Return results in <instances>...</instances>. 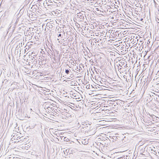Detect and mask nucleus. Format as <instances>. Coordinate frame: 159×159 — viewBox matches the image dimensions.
Here are the masks:
<instances>
[{
    "label": "nucleus",
    "instance_id": "f257e3e1",
    "mask_svg": "<svg viewBox=\"0 0 159 159\" xmlns=\"http://www.w3.org/2000/svg\"><path fill=\"white\" fill-rule=\"evenodd\" d=\"M112 102H113L112 103H111L112 104V108L115 109V110H117L119 108L121 107L120 104H118L117 102H114L112 101Z\"/></svg>",
    "mask_w": 159,
    "mask_h": 159
},
{
    "label": "nucleus",
    "instance_id": "f03ea898",
    "mask_svg": "<svg viewBox=\"0 0 159 159\" xmlns=\"http://www.w3.org/2000/svg\"><path fill=\"white\" fill-rule=\"evenodd\" d=\"M76 17L77 18H79L80 20H84V16H83V14L81 12L78 13L77 15H76Z\"/></svg>",
    "mask_w": 159,
    "mask_h": 159
},
{
    "label": "nucleus",
    "instance_id": "7ed1b4c3",
    "mask_svg": "<svg viewBox=\"0 0 159 159\" xmlns=\"http://www.w3.org/2000/svg\"><path fill=\"white\" fill-rule=\"evenodd\" d=\"M154 92H155L156 93H154V92H151V93H150V96H154V95H155L157 97H159V90L158 91H154L153 90Z\"/></svg>",
    "mask_w": 159,
    "mask_h": 159
},
{
    "label": "nucleus",
    "instance_id": "20e7f679",
    "mask_svg": "<svg viewBox=\"0 0 159 159\" xmlns=\"http://www.w3.org/2000/svg\"><path fill=\"white\" fill-rule=\"evenodd\" d=\"M64 141L69 142L70 141L69 139L67 138L66 137H65L64 138Z\"/></svg>",
    "mask_w": 159,
    "mask_h": 159
},
{
    "label": "nucleus",
    "instance_id": "39448f33",
    "mask_svg": "<svg viewBox=\"0 0 159 159\" xmlns=\"http://www.w3.org/2000/svg\"><path fill=\"white\" fill-rule=\"evenodd\" d=\"M70 72V69H66V70H65V73L67 74H69Z\"/></svg>",
    "mask_w": 159,
    "mask_h": 159
},
{
    "label": "nucleus",
    "instance_id": "423d86ee",
    "mask_svg": "<svg viewBox=\"0 0 159 159\" xmlns=\"http://www.w3.org/2000/svg\"><path fill=\"white\" fill-rule=\"evenodd\" d=\"M154 99V100L155 101H157V96H156L155 95H154V96H152Z\"/></svg>",
    "mask_w": 159,
    "mask_h": 159
},
{
    "label": "nucleus",
    "instance_id": "0eeeda50",
    "mask_svg": "<svg viewBox=\"0 0 159 159\" xmlns=\"http://www.w3.org/2000/svg\"><path fill=\"white\" fill-rule=\"evenodd\" d=\"M32 55L33 56H36L37 54H35L34 52H32L31 56Z\"/></svg>",
    "mask_w": 159,
    "mask_h": 159
},
{
    "label": "nucleus",
    "instance_id": "6e6552de",
    "mask_svg": "<svg viewBox=\"0 0 159 159\" xmlns=\"http://www.w3.org/2000/svg\"><path fill=\"white\" fill-rule=\"evenodd\" d=\"M103 33H106V35L107 33V30H105L103 31L102 33L104 34Z\"/></svg>",
    "mask_w": 159,
    "mask_h": 159
},
{
    "label": "nucleus",
    "instance_id": "1a4fd4ad",
    "mask_svg": "<svg viewBox=\"0 0 159 159\" xmlns=\"http://www.w3.org/2000/svg\"><path fill=\"white\" fill-rule=\"evenodd\" d=\"M20 47V46L19 45V46L18 45L16 47L15 49V51H16L17 50H18L19 48Z\"/></svg>",
    "mask_w": 159,
    "mask_h": 159
},
{
    "label": "nucleus",
    "instance_id": "9d476101",
    "mask_svg": "<svg viewBox=\"0 0 159 159\" xmlns=\"http://www.w3.org/2000/svg\"><path fill=\"white\" fill-rule=\"evenodd\" d=\"M93 41L94 42L96 43V42H98L99 41V40L98 41L97 40V39H93Z\"/></svg>",
    "mask_w": 159,
    "mask_h": 159
},
{
    "label": "nucleus",
    "instance_id": "9b49d317",
    "mask_svg": "<svg viewBox=\"0 0 159 159\" xmlns=\"http://www.w3.org/2000/svg\"><path fill=\"white\" fill-rule=\"evenodd\" d=\"M31 61H35V59L34 57H33L31 59Z\"/></svg>",
    "mask_w": 159,
    "mask_h": 159
},
{
    "label": "nucleus",
    "instance_id": "f8f14e48",
    "mask_svg": "<svg viewBox=\"0 0 159 159\" xmlns=\"http://www.w3.org/2000/svg\"><path fill=\"white\" fill-rule=\"evenodd\" d=\"M127 157V156H124L123 157V159H127V158L126 157Z\"/></svg>",
    "mask_w": 159,
    "mask_h": 159
},
{
    "label": "nucleus",
    "instance_id": "ddd939ff",
    "mask_svg": "<svg viewBox=\"0 0 159 159\" xmlns=\"http://www.w3.org/2000/svg\"><path fill=\"white\" fill-rule=\"evenodd\" d=\"M151 97V98H149V99L151 100V101H152L153 98H152V96H150Z\"/></svg>",
    "mask_w": 159,
    "mask_h": 159
},
{
    "label": "nucleus",
    "instance_id": "4468645a",
    "mask_svg": "<svg viewBox=\"0 0 159 159\" xmlns=\"http://www.w3.org/2000/svg\"><path fill=\"white\" fill-rule=\"evenodd\" d=\"M82 70V68L80 66L79 68V70Z\"/></svg>",
    "mask_w": 159,
    "mask_h": 159
},
{
    "label": "nucleus",
    "instance_id": "2eb2a0df",
    "mask_svg": "<svg viewBox=\"0 0 159 159\" xmlns=\"http://www.w3.org/2000/svg\"><path fill=\"white\" fill-rule=\"evenodd\" d=\"M61 34H59L58 35V37H61Z\"/></svg>",
    "mask_w": 159,
    "mask_h": 159
},
{
    "label": "nucleus",
    "instance_id": "dca6fc26",
    "mask_svg": "<svg viewBox=\"0 0 159 159\" xmlns=\"http://www.w3.org/2000/svg\"><path fill=\"white\" fill-rule=\"evenodd\" d=\"M19 20V19L18 18H17V19H16V23Z\"/></svg>",
    "mask_w": 159,
    "mask_h": 159
},
{
    "label": "nucleus",
    "instance_id": "f3484780",
    "mask_svg": "<svg viewBox=\"0 0 159 159\" xmlns=\"http://www.w3.org/2000/svg\"><path fill=\"white\" fill-rule=\"evenodd\" d=\"M111 32H112V31H111V30H109L108 31V33H111Z\"/></svg>",
    "mask_w": 159,
    "mask_h": 159
},
{
    "label": "nucleus",
    "instance_id": "a211bd4d",
    "mask_svg": "<svg viewBox=\"0 0 159 159\" xmlns=\"http://www.w3.org/2000/svg\"><path fill=\"white\" fill-rule=\"evenodd\" d=\"M123 64H122V63H121V64H119V66H121V65H122Z\"/></svg>",
    "mask_w": 159,
    "mask_h": 159
},
{
    "label": "nucleus",
    "instance_id": "6ab92c4d",
    "mask_svg": "<svg viewBox=\"0 0 159 159\" xmlns=\"http://www.w3.org/2000/svg\"><path fill=\"white\" fill-rule=\"evenodd\" d=\"M75 70H79V68L77 67V68L75 69Z\"/></svg>",
    "mask_w": 159,
    "mask_h": 159
},
{
    "label": "nucleus",
    "instance_id": "aec40b11",
    "mask_svg": "<svg viewBox=\"0 0 159 159\" xmlns=\"http://www.w3.org/2000/svg\"><path fill=\"white\" fill-rule=\"evenodd\" d=\"M143 20V18H141V19H140V21H142Z\"/></svg>",
    "mask_w": 159,
    "mask_h": 159
},
{
    "label": "nucleus",
    "instance_id": "412c9836",
    "mask_svg": "<svg viewBox=\"0 0 159 159\" xmlns=\"http://www.w3.org/2000/svg\"><path fill=\"white\" fill-rule=\"evenodd\" d=\"M120 159H123V157H120Z\"/></svg>",
    "mask_w": 159,
    "mask_h": 159
},
{
    "label": "nucleus",
    "instance_id": "4be33fe9",
    "mask_svg": "<svg viewBox=\"0 0 159 159\" xmlns=\"http://www.w3.org/2000/svg\"><path fill=\"white\" fill-rule=\"evenodd\" d=\"M43 0H38V1L40 2L41 1H42Z\"/></svg>",
    "mask_w": 159,
    "mask_h": 159
},
{
    "label": "nucleus",
    "instance_id": "5701e85b",
    "mask_svg": "<svg viewBox=\"0 0 159 159\" xmlns=\"http://www.w3.org/2000/svg\"><path fill=\"white\" fill-rule=\"evenodd\" d=\"M159 90L158 89H157L156 90H155V91H158Z\"/></svg>",
    "mask_w": 159,
    "mask_h": 159
},
{
    "label": "nucleus",
    "instance_id": "b1692460",
    "mask_svg": "<svg viewBox=\"0 0 159 159\" xmlns=\"http://www.w3.org/2000/svg\"><path fill=\"white\" fill-rule=\"evenodd\" d=\"M127 64H126L124 66V67H125L126 66Z\"/></svg>",
    "mask_w": 159,
    "mask_h": 159
},
{
    "label": "nucleus",
    "instance_id": "393cba45",
    "mask_svg": "<svg viewBox=\"0 0 159 159\" xmlns=\"http://www.w3.org/2000/svg\"><path fill=\"white\" fill-rule=\"evenodd\" d=\"M116 159H120V157H119L118 158Z\"/></svg>",
    "mask_w": 159,
    "mask_h": 159
},
{
    "label": "nucleus",
    "instance_id": "a878e982",
    "mask_svg": "<svg viewBox=\"0 0 159 159\" xmlns=\"http://www.w3.org/2000/svg\"><path fill=\"white\" fill-rule=\"evenodd\" d=\"M114 33H115V34H116V32H115Z\"/></svg>",
    "mask_w": 159,
    "mask_h": 159
},
{
    "label": "nucleus",
    "instance_id": "bb28decb",
    "mask_svg": "<svg viewBox=\"0 0 159 159\" xmlns=\"http://www.w3.org/2000/svg\"><path fill=\"white\" fill-rule=\"evenodd\" d=\"M101 28H102V27H101Z\"/></svg>",
    "mask_w": 159,
    "mask_h": 159
},
{
    "label": "nucleus",
    "instance_id": "cd10ccee",
    "mask_svg": "<svg viewBox=\"0 0 159 159\" xmlns=\"http://www.w3.org/2000/svg\"><path fill=\"white\" fill-rule=\"evenodd\" d=\"M116 36H117V34H116Z\"/></svg>",
    "mask_w": 159,
    "mask_h": 159
}]
</instances>
